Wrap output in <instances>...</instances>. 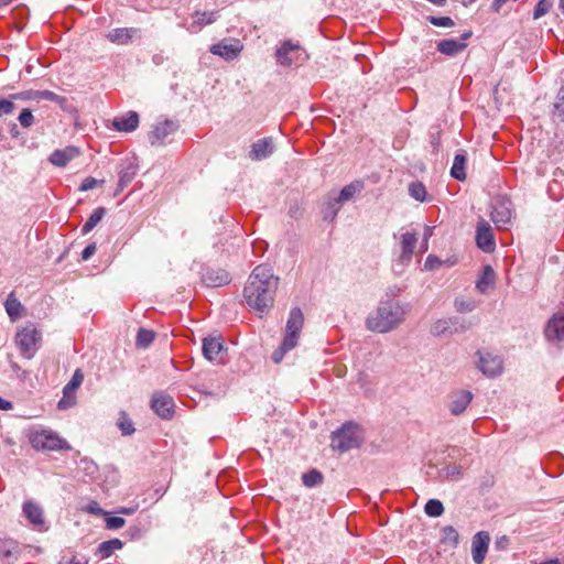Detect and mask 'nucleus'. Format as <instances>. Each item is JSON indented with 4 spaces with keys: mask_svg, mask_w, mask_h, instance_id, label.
I'll list each match as a JSON object with an SVG mask.
<instances>
[{
    "mask_svg": "<svg viewBox=\"0 0 564 564\" xmlns=\"http://www.w3.org/2000/svg\"><path fill=\"white\" fill-rule=\"evenodd\" d=\"M279 285V278L268 265H258L248 278L243 289V297L248 306L258 312L264 313L272 307L274 294Z\"/></svg>",
    "mask_w": 564,
    "mask_h": 564,
    "instance_id": "nucleus-1",
    "label": "nucleus"
},
{
    "mask_svg": "<svg viewBox=\"0 0 564 564\" xmlns=\"http://www.w3.org/2000/svg\"><path fill=\"white\" fill-rule=\"evenodd\" d=\"M409 311V304L397 299L381 300L366 317V328L378 334L390 333L404 323Z\"/></svg>",
    "mask_w": 564,
    "mask_h": 564,
    "instance_id": "nucleus-2",
    "label": "nucleus"
},
{
    "mask_svg": "<svg viewBox=\"0 0 564 564\" xmlns=\"http://www.w3.org/2000/svg\"><path fill=\"white\" fill-rule=\"evenodd\" d=\"M14 343L23 358L32 359L41 347L42 333L34 323H26L18 328Z\"/></svg>",
    "mask_w": 564,
    "mask_h": 564,
    "instance_id": "nucleus-3",
    "label": "nucleus"
},
{
    "mask_svg": "<svg viewBox=\"0 0 564 564\" xmlns=\"http://www.w3.org/2000/svg\"><path fill=\"white\" fill-rule=\"evenodd\" d=\"M364 441L361 429L358 424L347 422L340 429L332 433L330 446L339 453L358 448Z\"/></svg>",
    "mask_w": 564,
    "mask_h": 564,
    "instance_id": "nucleus-4",
    "label": "nucleus"
},
{
    "mask_svg": "<svg viewBox=\"0 0 564 564\" xmlns=\"http://www.w3.org/2000/svg\"><path fill=\"white\" fill-rule=\"evenodd\" d=\"M513 209L510 198L500 195L492 203L490 218L499 230L508 229L513 219Z\"/></svg>",
    "mask_w": 564,
    "mask_h": 564,
    "instance_id": "nucleus-5",
    "label": "nucleus"
},
{
    "mask_svg": "<svg viewBox=\"0 0 564 564\" xmlns=\"http://www.w3.org/2000/svg\"><path fill=\"white\" fill-rule=\"evenodd\" d=\"M30 442L35 449L62 451L69 448L66 441L51 431H41L32 434Z\"/></svg>",
    "mask_w": 564,
    "mask_h": 564,
    "instance_id": "nucleus-6",
    "label": "nucleus"
},
{
    "mask_svg": "<svg viewBox=\"0 0 564 564\" xmlns=\"http://www.w3.org/2000/svg\"><path fill=\"white\" fill-rule=\"evenodd\" d=\"M545 338L558 348L564 347V312H556L549 319L545 329Z\"/></svg>",
    "mask_w": 564,
    "mask_h": 564,
    "instance_id": "nucleus-7",
    "label": "nucleus"
},
{
    "mask_svg": "<svg viewBox=\"0 0 564 564\" xmlns=\"http://www.w3.org/2000/svg\"><path fill=\"white\" fill-rule=\"evenodd\" d=\"M304 316L300 307L291 310L285 327V346L295 347L303 327Z\"/></svg>",
    "mask_w": 564,
    "mask_h": 564,
    "instance_id": "nucleus-8",
    "label": "nucleus"
},
{
    "mask_svg": "<svg viewBox=\"0 0 564 564\" xmlns=\"http://www.w3.org/2000/svg\"><path fill=\"white\" fill-rule=\"evenodd\" d=\"M476 245L485 252H492L496 248L494 230L488 221L479 218L476 227Z\"/></svg>",
    "mask_w": 564,
    "mask_h": 564,
    "instance_id": "nucleus-9",
    "label": "nucleus"
},
{
    "mask_svg": "<svg viewBox=\"0 0 564 564\" xmlns=\"http://www.w3.org/2000/svg\"><path fill=\"white\" fill-rule=\"evenodd\" d=\"M473 35L471 31L464 32L459 39H446L437 43L436 50L446 56H456L467 47L466 41Z\"/></svg>",
    "mask_w": 564,
    "mask_h": 564,
    "instance_id": "nucleus-10",
    "label": "nucleus"
},
{
    "mask_svg": "<svg viewBox=\"0 0 564 564\" xmlns=\"http://www.w3.org/2000/svg\"><path fill=\"white\" fill-rule=\"evenodd\" d=\"M177 129L178 123L173 120H164L163 122L156 123L149 134V141L151 145H163L166 138L176 132Z\"/></svg>",
    "mask_w": 564,
    "mask_h": 564,
    "instance_id": "nucleus-11",
    "label": "nucleus"
},
{
    "mask_svg": "<svg viewBox=\"0 0 564 564\" xmlns=\"http://www.w3.org/2000/svg\"><path fill=\"white\" fill-rule=\"evenodd\" d=\"M490 535L486 531L477 532L471 541V555L476 564H482L488 552Z\"/></svg>",
    "mask_w": 564,
    "mask_h": 564,
    "instance_id": "nucleus-12",
    "label": "nucleus"
},
{
    "mask_svg": "<svg viewBox=\"0 0 564 564\" xmlns=\"http://www.w3.org/2000/svg\"><path fill=\"white\" fill-rule=\"evenodd\" d=\"M478 368L484 375L495 377L501 373L502 360L498 356L478 351Z\"/></svg>",
    "mask_w": 564,
    "mask_h": 564,
    "instance_id": "nucleus-13",
    "label": "nucleus"
},
{
    "mask_svg": "<svg viewBox=\"0 0 564 564\" xmlns=\"http://www.w3.org/2000/svg\"><path fill=\"white\" fill-rule=\"evenodd\" d=\"M242 50V44L239 40L221 41L210 47L214 55H218L226 61L235 59Z\"/></svg>",
    "mask_w": 564,
    "mask_h": 564,
    "instance_id": "nucleus-14",
    "label": "nucleus"
},
{
    "mask_svg": "<svg viewBox=\"0 0 564 564\" xmlns=\"http://www.w3.org/2000/svg\"><path fill=\"white\" fill-rule=\"evenodd\" d=\"M202 281L208 288H219L230 282V275L224 269L206 268L202 273Z\"/></svg>",
    "mask_w": 564,
    "mask_h": 564,
    "instance_id": "nucleus-15",
    "label": "nucleus"
},
{
    "mask_svg": "<svg viewBox=\"0 0 564 564\" xmlns=\"http://www.w3.org/2000/svg\"><path fill=\"white\" fill-rule=\"evenodd\" d=\"M174 401L170 395L155 393L151 400L152 410L162 419L169 420L174 413Z\"/></svg>",
    "mask_w": 564,
    "mask_h": 564,
    "instance_id": "nucleus-16",
    "label": "nucleus"
},
{
    "mask_svg": "<svg viewBox=\"0 0 564 564\" xmlns=\"http://www.w3.org/2000/svg\"><path fill=\"white\" fill-rule=\"evenodd\" d=\"M401 253L399 256V262L401 264H409L415 246L417 243V236L415 232H405L401 236Z\"/></svg>",
    "mask_w": 564,
    "mask_h": 564,
    "instance_id": "nucleus-17",
    "label": "nucleus"
},
{
    "mask_svg": "<svg viewBox=\"0 0 564 564\" xmlns=\"http://www.w3.org/2000/svg\"><path fill=\"white\" fill-rule=\"evenodd\" d=\"M274 150L271 138H263L251 145L249 158L253 161H261L269 158Z\"/></svg>",
    "mask_w": 564,
    "mask_h": 564,
    "instance_id": "nucleus-18",
    "label": "nucleus"
},
{
    "mask_svg": "<svg viewBox=\"0 0 564 564\" xmlns=\"http://www.w3.org/2000/svg\"><path fill=\"white\" fill-rule=\"evenodd\" d=\"M473 400V393L467 390H462L452 395L448 409L453 415L462 414Z\"/></svg>",
    "mask_w": 564,
    "mask_h": 564,
    "instance_id": "nucleus-19",
    "label": "nucleus"
},
{
    "mask_svg": "<svg viewBox=\"0 0 564 564\" xmlns=\"http://www.w3.org/2000/svg\"><path fill=\"white\" fill-rule=\"evenodd\" d=\"M203 355L209 361H215L224 350V344L218 336H208L203 340Z\"/></svg>",
    "mask_w": 564,
    "mask_h": 564,
    "instance_id": "nucleus-20",
    "label": "nucleus"
},
{
    "mask_svg": "<svg viewBox=\"0 0 564 564\" xmlns=\"http://www.w3.org/2000/svg\"><path fill=\"white\" fill-rule=\"evenodd\" d=\"M139 126V115L135 111H129L124 116L116 117L112 121L115 130L120 132H132Z\"/></svg>",
    "mask_w": 564,
    "mask_h": 564,
    "instance_id": "nucleus-21",
    "label": "nucleus"
},
{
    "mask_svg": "<svg viewBox=\"0 0 564 564\" xmlns=\"http://www.w3.org/2000/svg\"><path fill=\"white\" fill-rule=\"evenodd\" d=\"M23 514L30 521L32 525L41 529L44 525V517L42 508L31 500L23 503Z\"/></svg>",
    "mask_w": 564,
    "mask_h": 564,
    "instance_id": "nucleus-22",
    "label": "nucleus"
},
{
    "mask_svg": "<svg viewBox=\"0 0 564 564\" xmlns=\"http://www.w3.org/2000/svg\"><path fill=\"white\" fill-rule=\"evenodd\" d=\"M138 32L135 28H117L109 31L106 37L115 44L124 45L131 42Z\"/></svg>",
    "mask_w": 564,
    "mask_h": 564,
    "instance_id": "nucleus-23",
    "label": "nucleus"
},
{
    "mask_svg": "<svg viewBox=\"0 0 564 564\" xmlns=\"http://www.w3.org/2000/svg\"><path fill=\"white\" fill-rule=\"evenodd\" d=\"M79 155V151L75 147H67L63 150H55L50 155V162L58 167H64L69 161Z\"/></svg>",
    "mask_w": 564,
    "mask_h": 564,
    "instance_id": "nucleus-24",
    "label": "nucleus"
},
{
    "mask_svg": "<svg viewBox=\"0 0 564 564\" xmlns=\"http://www.w3.org/2000/svg\"><path fill=\"white\" fill-rule=\"evenodd\" d=\"M467 163V154L466 151L459 150L453 161V165L451 167V176L457 181H465L466 180V167Z\"/></svg>",
    "mask_w": 564,
    "mask_h": 564,
    "instance_id": "nucleus-25",
    "label": "nucleus"
},
{
    "mask_svg": "<svg viewBox=\"0 0 564 564\" xmlns=\"http://www.w3.org/2000/svg\"><path fill=\"white\" fill-rule=\"evenodd\" d=\"M138 166L133 162L126 163L119 171V181L116 192L123 191L135 177Z\"/></svg>",
    "mask_w": 564,
    "mask_h": 564,
    "instance_id": "nucleus-26",
    "label": "nucleus"
},
{
    "mask_svg": "<svg viewBox=\"0 0 564 564\" xmlns=\"http://www.w3.org/2000/svg\"><path fill=\"white\" fill-rule=\"evenodd\" d=\"M365 187L361 180H356L344 186L339 194L335 197L340 204L350 200L356 194L360 193Z\"/></svg>",
    "mask_w": 564,
    "mask_h": 564,
    "instance_id": "nucleus-27",
    "label": "nucleus"
},
{
    "mask_svg": "<svg viewBox=\"0 0 564 564\" xmlns=\"http://www.w3.org/2000/svg\"><path fill=\"white\" fill-rule=\"evenodd\" d=\"M496 273L490 265H485L481 275L476 282V288L480 293H486L489 288L494 286Z\"/></svg>",
    "mask_w": 564,
    "mask_h": 564,
    "instance_id": "nucleus-28",
    "label": "nucleus"
},
{
    "mask_svg": "<svg viewBox=\"0 0 564 564\" xmlns=\"http://www.w3.org/2000/svg\"><path fill=\"white\" fill-rule=\"evenodd\" d=\"M300 47L291 44L290 42H285L278 51H276V59L281 65L290 66L293 63V55L299 53Z\"/></svg>",
    "mask_w": 564,
    "mask_h": 564,
    "instance_id": "nucleus-29",
    "label": "nucleus"
},
{
    "mask_svg": "<svg viewBox=\"0 0 564 564\" xmlns=\"http://www.w3.org/2000/svg\"><path fill=\"white\" fill-rule=\"evenodd\" d=\"M463 476L462 467L458 465H446L438 469L437 477L442 481L458 480Z\"/></svg>",
    "mask_w": 564,
    "mask_h": 564,
    "instance_id": "nucleus-30",
    "label": "nucleus"
},
{
    "mask_svg": "<svg viewBox=\"0 0 564 564\" xmlns=\"http://www.w3.org/2000/svg\"><path fill=\"white\" fill-rule=\"evenodd\" d=\"M6 312L9 315L12 322L17 321L21 316V312L23 311V306L21 302L14 296L13 293H10L4 302Z\"/></svg>",
    "mask_w": 564,
    "mask_h": 564,
    "instance_id": "nucleus-31",
    "label": "nucleus"
},
{
    "mask_svg": "<svg viewBox=\"0 0 564 564\" xmlns=\"http://www.w3.org/2000/svg\"><path fill=\"white\" fill-rule=\"evenodd\" d=\"M123 543L119 539H111L99 544L97 553L100 558L109 557L115 551L122 549Z\"/></svg>",
    "mask_w": 564,
    "mask_h": 564,
    "instance_id": "nucleus-32",
    "label": "nucleus"
},
{
    "mask_svg": "<svg viewBox=\"0 0 564 564\" xmlns=\"http://www.w3.org/2000/svg\"><path fill=\"white\" fill-rule=\"evenodd\" d=\"M19 545L11 539H0V556L3 558H17Z\"/></svg>",
    "mask_w": 564,
    "mask_h": 564,
    "instance_id": "nucleus-33",
    "label": "nucleus"
},
{
    "mask_svg": "<svg viewBox=\"0 0 564 564\" xmlns=\"http://www.w3.org/2000/svg\"><path fill=\"white\" fill-rule=\"evenodd\" d=\"M106 215V208L105 207H98L94 209V212L90 214L87 221L84 224L82 228L83 235H87L104 218Z\"/></svg>",
    "mask_w": 564,
    "mask_h": 564,
    "instance_id": "nucleus-34",
    "label": "nucleus"
},
{
    "mask_svg": "<svg viewBox=\"0 0 564 564\" xmlns=\"http://www.w3.org/2000/svg\"><path fill=\"white\" fill-rule=\"evenodd\" d=\"M441 533L442 543L449 545L453 549L457 547L459 543V534L454 527L446 525L442 528Z\"/></svg>",
    "mask_w": 564,
    "mask_h": 564,
    "instance_id": "nucleus-35",
    "label": "nucleus"
},
{
    "mask_svg": "<svg viewBox=\"0 0 564 564\" xmlns=\"http://www.w3.org/2000/svg\"><path fill=\"white\" fill-rule=\"evenodd\" d=\"M155 333L151 329L140 328L137 334L135 345L139 348H148L154 340Z\"/></svg>",
    "mask_w": 564,
    "mask_h": 564,
    "instance_id": "nucleus-36",
    "label": "nucleus"
},
{
    "mask_svg": "<svg viewBox=\"0 0 564 564\" xmlns=\"http://www.w3.org/2000/svg\"><path fill=\"white\" fill-rule=\"evenodd\" d=\"M340 203L335 197H329L323 208L324 219L334 220L339 212Z\"/></svg>",
    "mask_w": 564,
    "mask_h": 564,
    "instance_id": "nucleus-37",
    "label": "nucleus"
},
{
    "mask_svg": "<svg viewBox=\"0 0 564 564\" xmlns=\"http://www.w3.org/2000/svg\"><path fill=\"white\" fill-rule=\"evenodd\" d=\"M302 481L305 487L312 488L323 482V475L316 469H312L302 476Z\"/></svg>",
    "mask_w": 564,
    "mask_h": 564,
    "instance_id": "nucleus-38",
    "label": "nucleus"
},
{
    "mask_svg": "<svg viewBox=\"0 0 564 564\" xmlns=\"http://www.w3.org/2000/svg\"><path fill=\"white\" fill-rule=\"evenodd\" d=\"M409 194L412 198L417 202H424L426 199V188L421 182H412L409 185Z\"/></svg>",
    "mask_w": 564,
    "mask_h": 564,
    "instance_id": "nucleus-39",
    "label": "nucleus"
},
{
    "mask_svg": "<svg viewBox=\"0 0 564 564\" xmlns=\"http://www.w3.org/2000/svg\"><path fill=\"white\" fill-rule=\"evenodd\" d=\"M424 511L430 517H440L444 512L443 503L437 499H430L424 507Z\"/></svg>",
    "mask_w": 564,
    "mask_h": 564,
    "instance_id": "nucleus-40",
    "label": "nucleus"
},
{
    "mask_svg": "<svg viewBox=\"0 0 564 564\" xmlns=\"http://www.w3.org/2000/svg\"><path fill=\"white\" fill-rule=\"evenodd\" d=\"M553 116L564 121V86L558 90L553 105Z\"/></svg>",
    "mask_w": 564,
    "mask_h": 564,
    "instance_id": "nucleus-41",
    "label": "nucleus"
},
{
    "mask_svg": "<svg viewBox=\"0 0 564 564\" xmlns=\"http://www.w3.org/2000/svg\"><path fill=\"white\" fill-rule=\"evenodd\" d=\"M84 375L80 369H76L70 381L64 387L63 392L64 395L69 394L72 391L76 390L83 382Z\"/></svg>",
    "mask_w": 564,
    "mask_h": 564,
    "instance_id": "nucleus-42",
    "label": "nucleus"
},
{
    "mask_svg": "<svg viewBox=\"0 0 564 564\" xmlns=\"http://www.w3.org/2000/svg\"><path fill=\"white\" fill-rule=\"evenodd\" d=\"M50 100L56 102L59 106H63L66 102V98L59 96L51 90H37V100Z\"/></svg>",
    "mask_w": 564,
    "mask_h": 564,
    "instance_id": "nucleus-43",
    "label": "nucleus"
},
{
    "mask_svg": "<svg viewBox=\"0 0 564 564\" xmlns=\"http://www.w3.org/2000/svg\"><path fill=\"white\" fill-rule=\"evenodd\" d=\"M431 333L434 336H441V335L451 333L449 321H447V319H438V321H436L432 325V327H431Z\"/></svg>",
    "mask_w": 564,
    "mask_h": 564,
    "instance_id": "nucleus-44",
    "label": "nucleus"
},
{
    "mask_svg": "<svg viewBox=\"0 0 564 564\" xmlns=\"http://www.w3.org/2000/svg\"><path fill=\"white\" fill-rule=\"evenodd\" d=\"M426 19H427V21L432 25H435V26H441V28H452V26H454V21L449 17H434V15H430Z\"/></svg>",
    "mask_w": 564,
    "mask_h": 564,
    "instance_id": "nucleus-45",
    "label": "nucleus"
},
{
    "mask_svg": "<svg viewBox=\"0 0 564 564\" xmlns=\"http://www.w3.org/2000/svg\"><path fill=\"white\" fill-rule=\"evenodd\" d=\"M551 2L549 0H539L534 10H533V19L538 20L546 14L551 8Z\"/></svg>",
    "mask_w": 564,
    "mask_h": 564,
    "instance_id": "nucleus-46",
    "label": "nucleus"
},
{
    "mask_svg": "<svg viewBox=\"0 0 564 564\" xmlns=\"http://www.w3.org/2000/svg\"><path fill=\"white\" fill-rule=\"evenodd\" d=\"M18 120L23 128H30L34 123V116L29 108L22 109Z\"/></svg>",
    "mask_w": 564,
    "mask_h": 564,
    "instance_id": "nucleus-47",
    "label": "nucleus"
},
{
    "mask_svg": "<svg viewBox=\"0 0 564 564\" xmlns=\"http://www.w3.org/2000/svg\"><path fill=\"white\" fill-rule=\"evenodd\" d=\"M476 307L475 302L470 300H455V308L460 313L474 311Z\"/></svg>",
    "mask_w": 564,
    "mask_h": 564,
    "instance_id": "nucleus-48",
    "label": "nucleus"
},
{
    "mask_svg": "<svg viewBox=\"0 0 564 564\" xmlns=\"http://www.w3.org/2000/svg\"><path fill=\"white\" fill-rule=\"evenodd\" d=\"M293 348H294V347L285 346V339L283 338V340H282V343H281V345H280V347H279L275 351H273L272 357H271V358H272V360H273L275 364L281 362V360L283 359L284 355H285L288 351L292 350Z\"/></svg>",
    "mask_w": 564,
    "mask_h": 564,
    "instance_id": "nucleus-49",
    "label": "nucleus"
},
{
    "mask_svg": "<svg viewBox=\"0 0 564 564\" xmlns=\"http://www.w3.org/2000/svg\"><path fill=\"white\" fill-rule=\"evenodd\" d=\"M10 97L12 100H37V90H23L10 95Z\"/></svg>",
    "mask_w": 564,
    "mask_h": 564,
    "instance_id": "nucleus-50",
    "label": "nucleus"
},
{
    "mask_svg": "<svg viewBox=\"0 0 564 564\" xmlns=\"http://www.w3.org/2000/svg\"><path fill=\"white\" fill-rule=\"evenodd\" d=\"M126 521L121 517H108L106 519V527L110 530H117L124 525Z\"/></svg>",
    "mask_w": 564,
    "mask_h": 564,
    "instance_id": "nucleus-51",
    "label": "nucleus"
},
{
    "mask_svg": "<svg viewBox=\"0 0 564 564\" xmlns=\"http://www.w3.org/2000/svg\"><path fill=\"white\" fill-rule=\"evenodd\" d=\"M15 106L11 97L9 99H0V117L12 113Z\"/></svg>",
    "mask_w": 564,
    "mask_h": 564,
    "instance_id": "nucleus-52",
    "label": "nucleus"
},
{
    "mask_svg": "<svg viewBox=\"0 0 564 564\" xmlns=\"http://www.w3.org/2000/svg\"><path fill=\"white\" fill-rule=\"evenodd\" d=\"M118 427L123 435H131L134 432L133 423L128 419H122L118 422Z\"/></svg>",
    "mask_w": 564,
    "mask_h": 564,
    "instance_id": "nucleus-53",
    "label": "nucleus"
},
{
    "mask_svg": "<svg viewBox=\"0 0 564 564\" xmlns=\"http://www.w3.org/2000/svg\"><path fill=\"white\" fill-rule=\"evenodd\" d=\"M99 183H102V181H98L91 176L86 177L83 181V183L80 184L79 191H82V192L90 191V189L95 188Z\"/></svg>",
    "mask_w": 564,
    "mask_h": 564,
    "instance_id": "nucleus-54",
    "label": "nucleus"
},
{
    "mask_svg": "<svg viewBox=\"0 0 564 564\" xmlns=\"http://www.w3.org/2000/svg\"><path fill=\"white\" fill-rule=\"evenodd\" d=\"M440 265H441V260L436 256H433V254H430L424 262V268L426 270H434V269L438 268Z\"/></svg>",
    "mask_w": 564,
    "mask_h": 564,
    "instance_id": "nucleus-55",
    "label": "nucleus"
},
{
    "mask_svg": "<svg viewBox=\"0 0 564 564\" xmlns=\"http://www.w3.org/2000/svg\"><path fill=\"white\" fill-rule=\"evenodd\" d=\"M96 243H90L88 245L82 252V259L84 261H87L88 259H90L95 252H96Z\"/></svg>",
    "mask_w": 564,
    "mask_h": 564,
    "instance_id": "nucleus-56",
    "label": "nucleus"
},
{
    "mask_svg": "<svg viewBox=\"0 0 564 564\" xmlns=\"http://www.w3.org/2000/svg\"><path fill=\"white\" fill-rule=\"evenodd\" d=\"M86 511L91 514H96V516H98L102 512V510L97 501H90L86 507Z\"/></svg>",
    "mask_w": 564,
    "mask_h": 564,
    "instance_id": "nucleus-57",
    "label": "nucleus"
},
{
    "mask_svg": "<svg viewBox=\"0 0 564 564\" xmlns=\"http://www.w3.org/2000/svg\"><path fill=\"white\" fill-rule=\"evenodd\" d=\"M432 236V228L426 226L425 227V232H424V238H423V242H422V252H425L427 250V243H429V239L430 237Z\"/></svg>",
    "mask_w": 564,
    "mask_h": 564,
    "instance_id": "nucleus-58",
    "label": "nucleus"
},
{
    "mask_svg": "<svg viewBox=\"0 0 564 564\" xmlns=\"http://www.w3.org/2000/svg\"><path fill=\"white\" fill-rule=\"evenodd\" d=\"M138 509V506H134V507H121L119 510H118V513L120 514H126V516H131Z\"/></svg>",
    "mask_w": 564,
    "mask_h": 564,
    "instance_id": "nucleus-59",
    "label": "nucleus"
},
{
    "mask_svg": "<svg viewBox=\"0 0 564 564\" xmlns=\"http://www.w3.org/2000/svg\"><path fill=\"white\" fill-rule=\"evenodd\" d=\"M13 408L12 402L4 400L0 397V410H11Z\"/></svg>",
    "mask_w": 564,
    "mask_h": 564,
    "instance_id": "nucleus-60",
    "label": "nucleus"
},
{
    "mask_svg": "<svg viewBox=\"0 0 564 564\" xmlns=\"http://www.w3.org/2000/svg\"><path fill=\"white\" fill-rule=\"evenodd\" d=\"M507 2V0H494L491 8L495 12H499L501 7Z\"/></svg>",
    "mask_w": 564,
    "mask_h": 564,
    "instance_id": "nucleus-61",
    "label": "nucleus"
},
{
    "mask_svg": "<svg viewBox=\"0 0 564 564\" xmlns=\"http://www.w3.org/2000/svg\"><path fill=\"white\" fill-rule=\"evenodd\" d=\"M508 543V539L506 536H502L500 540L496 541L497 547H505V545Z\"/></svg>",
    "mask_w": 564,
    "mask_h": 564,
    "instance_id": "nucleus-62",
    "label": "nucleus"
},
{
    "mask_svg": "<svg viewBox=\"0 0 564 564\" xmlns=\"http://www.w3.org/2000/svg\"><path fill=\"white\" fill-rule=\"evenodd\" d=\"M429 2L437 6V7H443L446 4V0H427Z\"/></svg>",
    "mask_w": 564,
    "mask_h": 564,
    "instance_id": "nucleus-63",
    "label": "nucleus"
},
{
    "mask_svg": "<svg viewBox=\"0 0 564 564\" xmlns=\"http://www.w3.org/2000/svg\"><path fill=\"white\" fill-rule=\"evenodd\" d=\"M69 564H87L86 562H82L79 560H76V557H73L70 561H69Z\"/></svg>",
    "mask_w": 564,
    "mask_h": 564,
    "instance_id": "nucleus-64",
    "label": "nucleus"
}]
</instances>
